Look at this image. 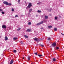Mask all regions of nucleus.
Returning a JSON list of instances; mask_svg holds the SVG:
<instances>
[{"label": "nucleus", "instance_id": "42", "mask_svg": "<svg viewBox=\"0 0 64 64\" xmlns=\"http://www.w3.org/2000/svg\"><path fill=\"white\" fill-rule=\"evenodd\" d=\"M61 34L62 35H63V34L62 33H61Z\"/></svg>", "mask_w": 64, "mask_h": 64}, {"label": "nucleus", "instance_id": "14", "mask_svg": "<svg viewBox=\"0 0 64 64\" xmlns=\"http://www.w3.org/2000/svg\"><path fill=\"white\" fill-rule=\"evenodd\" d=\"M13 39L14 40H16V39H18V38H14Z\"/></svg>", "mask_w": 64, "mask_h": 64}, {"label": "nucleus", "instance_id": "15", "mask_svg": "<svg viewBox=\"0 0 64 64\" xmlns=\"http://www.w3.org/2000/svg\"><path fill=\"white\" fill-rule=\"evenodd\" d=\"M12 5V4L10 3H8V4L7 5H9L10 6H11Z\"/></svg>", "mask_w": 64, "mask_h": 64}, {"label": "nucleus", "instance_id": "45", "mask_svg": "<svg viewBox=\"0 0 64 64\" xmlns=\"http://www.w3.org/2000/svg\"><path fill=\"white\" fill-rule=\"evenodd\" d=\"M1 38V36H0V38Z\"/></svg>", "mask_w": 64, "mask_h": 64}, {"label": "nucleus", "instance_id": "30", "mask_svg": "<svg viewBox=\"0 0 64 64\" xmlns=\"http://www.w3.org/2000/svg\"><path fill=\"white\" fill-rule=\"evenodd\" d=\"M2 14H5V12H2Z\"/></svg>", "mask_w": 64, "mask_h": 64}, {"label": "nucleus", "instance_id": "24", "mask_svg": "<svg viewBox=\"0 0 64 64\" xmlns=\"http://www.w3.org/2000/svg\"><path fill=\"white\" fill-rule=\"evenodd\" d=\"M57 18H58V17H57V16H55L54 18V19H55V20L57 19Z\"/></svg>", "mask_w": 64, "mask_h": 64}, {"label": "nucleus", "instance_id": "37", "mask_svg": "<svg viewBox=\"0 0 64 64\" xmlns=\"http://www.w3.org/2000/svg\"><path fill=\"white\" fill-rule=\"evenodd\" d=\"M46 10H48V8H46Z\"/></svg>", "mask_w": 64, "mask_h": 64}, {"label": "nucleus", "instance_id": "41", "mask_svg": "<svg viewBox=\"0 0 64 64\" xmlns=\"http://www.w3.org/2000/svg\"><path fill=\"white\" fill-rule=\"evenodd\" d=\"M28 7H26V8L27 9H28Z\"/></svg>", "mask_w": 64, "mask_h": 64}, {"label": "nucleus", "instance_id": "29", "mask_svg": "<svg viewBox=\"0 0 64 64\" xmlns=\"http://www.w3.org/2000/svg\"><path fill=\"white\" fill-rule=\"evenodd\" d=\"M37 53H38L37 52H36V53L35 52L34 53V54H35V55H38V54H37Z\"/></svg>", "mask_w": 64, "mask_h": 64}, {"label": "nucleus", "instance_id": "26", "mask_svg": "<svg viewBox=\"0 0 64 64\" xmlns=\"http://www.w3.org/2000/svg\"><path fill=\"white\" fill-rule=\"evenodd\" d=\"M27 31H28V32H30V29H28L27 30Z\"/></svg>", "mask_w": 64, "mask_h": 64}, {"label": "nucleus", "instance_id": "8", "mask_svg": "<svg viewBox=\"0 0 64 64\" xmlns=\"http://www.w3.org/2000/svg\"><path fill=\"white\" fill-rule=\"evenodd\" d=\"M4 39L5 40H8V38H7V37L6 36H5Z\"/></svg>", "mask_w": 64, "mask_h": 64}, {"label": "nucleus", "instance_id": "11", "mask_svg": "<svg viewBox=\"0 0 64 64\" xmlns=\"http://www.w3.org/2000/svg\"><path fill=\"white\" fill-rule=\"evenodd\" d=\"M28 61H29L30 60V58L29 56L28 57Z\"/></svg>", "mask_w": 64, "mask_h": 64}, {"label": "nucleus", "instance_id": "12", "mask_svg": "<svg viewBox=\"0 0 64 64\" xmlns=\"http://www.w3.org/2000/svg\"><path fill=\"white\" fill-rule=\"evenodd\" d=\"M53 62H55L56 61V59L55 58H54L53 59Z\"/></svg>", "mask_w": 64, "mask_h": 64}, {"label": "nucleus", "instance_id": "39", "mask_svg": "<svg viewBox=\"0 0 64 64\" xmlns=\"http://www.w3.org/2000/svg\"><path fill=\"white\" fill-rule=\"evenodd\" d=\"M22 59H24V57H23L22 58Z\"/></svg>", "mask_w": 64, "mask_h": 64}, {"label": "nucleus", "instance_id": "25", "mask_svg": "<svg viewBox=\"0 0 64 64\" xmlns=\"http://www.w3.org/2000/svg\"><path fill=\"white\" fill-rule=\"evenodd\" d=\"M56 49L57 50H58V49H59V48L58 47H56Z\"/></svg>", "mask_w": 64, "mask_h": 64}, {"label": "nucleus", "instance_id": "31", "mask_svg": "<svg viewBox=\"0 0 64 64\" xmlns=\"http://www.w3.org/2000/svg\"><path fill=\"white\" fill-rule=\"evenodd\" d=\"M40 4H41V2H39L37 4V5H39V4L40 5Z\"/></svg>", "mask_w": 64, "mask_h": 64}, {"label": "nucleus", "instance_id": "34", "mask_svg": "<svg viewBox=\"0 0 64 64\" xmlns=\"http://www.w3.org/2000/svg\"><path fill=\"white\" fill-rule=\"evenodd\" d=\"M3 10H2V9H0V12H1V11H2Z\"/></svg>", "mask_w": 64, "mask_h": 64}, {"label": "nucleus", "instance_id": "1", "mask_svg": "<svg viewBox=\"0 0 64 64\" xmlns=\"http://www.w3.org/2000/svg\"><path fill=\"white\" fill-rule=\"evenodd\" d=\"M29 3V4L27 6V7L28 8H31V6H32V3Z\"/></svg>", "mask_w": 64, "mask_h": 64}, {"label": "nucleus", "instance_id": "40", "mask_svg": "<svg viewBox=\"0 0 64 64\" xmlns=\"http://www.w3.org/2000/svg\"><path fill=\"white\" fill-rule=\"evenodd\" d=\"M36 17H38V15H36Z\"/></svg>", "mask_w": 64, "mask_h": 64}, {"label": "nucleus", "instance_id": "46", "mask_svg": "<svg viewBox=\"0 0 64 64\" xmlns=\"http://www.w3.org/2000/svg\"><path fill=\"white\" fill-rule=\"evenodd\" d=\"M2 0V1H4V0Z\"/></svg>", "mask_w": 64, "mask_h": 64}, {"label": "nucleus", "instance_id": "6", "mask_svg": "<svg viewBox=\"0 0 64 64\" xmlns=\"http://www.w3.org/2000/svg\"><path fill=\"white\" fill-rule=\"evenodd\" d=\"M33 39L35 41H36L37 42V41H38V38H34Z\"/></svg>", "mask_w": 64, "mask_h": 64}, {"label": "nucleus", "instance_id": "47", "mask_svg": "<svg viewBox=\"0 0 64 64\" xmlns=\"http://www.w3.org/2000/svg\"><path fill=\"white\" fill-rule=\"evenodd\" d=\"M25 2V3H26V2Z\"/></svg>", "mask_w": 64, "mask_h": 64}, {"label": "nucleus", "instance_id": "32", "mask_svg": "<svg viewBox=\"0 0 64 64\" xmlns=\"http://www.w3.org/2000/svg\"><path fill=\"white\" fill-rule=\"evenodd\" d=\"M12 12H13V11H14V10L13 9V8H12Z\"/></svg>", "mask_w": 64, "mask_h": 64}, {"label": "nucleus", "instance_id": "49", "mask_svg": "<svg viewBox=\"0 0 64 64\" xmlns=\"http://www.w3.org/2000/svg\"><path fill=\"white\" fill-rule=\"evenodd\" d=\"M33 63H32V64Z\"/></svg>", "mask_w": 64, "mask_h": 64}, {"label": "nucleus", "instance_id": "27", "mask_svg": "<svg viewBox=\"0 0 64 64\" xmlns=\"http://www.w3.org/2000/svg\"><path fill=\"white\" fill-rule=\"evenodd\" d=\"M40 46H41V47H44V45L42 44H40Z\"/></svg>", "mask_w": 64, "mask_h": 64}, {"label": "nucleus", "instance_id": "13", "mask_svg": "<svg viewBox=\"0 0 64 64\" xmlns=\"http://www.w3.org/2000/svg\"><path fill=\"white\" fill-rule=\"evenodd\" d=\"M48 10L49 12H51V9H48Z\"/></svg>", "mask_w": 64, "mask_h": 64}, {"label": "nucleus", "instance_id": "23", "mask_svg": "<svg viewBox=\"0 0 64 64\" xmlns=\"http://www.w3.org/2000/svg\"><path fill=\"white\" fill-rule=\"evenodd\" d=\"M48 40H51V38H48Z\"/></svg>", "mask_w": 64, "mask_h": 64}, {"label": "nucleus", "instance_id": "22", "mask_svg": "<svg viewBox=\"0 0 64 64\" xmlns=\"http://www.w3.org/2000/svg\"><path fill=\"white\" fill-rule=\"evenodd\" d=\"M38 13H40V12H41V10H38Z\"/></svg>", "mask_w": 64, "mask_h": 64}, {"label": "nucleus", "instance_id": "9", "mask_svg": "<svg viewBox=\"0 0 64 64\" xmlns=\"http://www.w3.org/2000/svg\"><path fill=\"white\" fill-rule=\"evenodd\" d=\"M54 31H57V29L56 28H54Z\"/></svg>", "mask_w": 64, "mask_h": 64}, {"label": "nucleus", "instance_id": "19", "mask_svg": "<svg viewBox=\"0 0 64 64\" xmlns=\"http://www.w3.org/2000/svg\"><path fill=\"white\" fill-rule=\"evenodd\" d=\"M45 19H48V16H45Z\"/></svg>", "mask_w": 64, "mask_h": 64}, {"label": "nucleus", "instance_id": "5", "mask_svg": "<svg viewBox=\"0 0 64 64\" xmlns=\"http://www.w3.org/2000/svg\"><path fill=\"white\" fill-rule=\"evenodd\" d=\"M2 28H4V29H6V26L5 25H3L2 26Z\"/></svg>", "mask_w": 64, "mask_h": 64}, {"label": "nucleus", "instance_id": "44", "mask_svg": "<svg viewBox=\"0 0 64 64\" xmlns=\"http://www.w3.org/2000/svg\"><path fill=\"white\" fill-rule=\"evenodd\" d=\"M63 35H64V34H62Z\"/></svg>", "mask_w": 64, "mask_h": 64}, {"label": "nucleus", "instance_id": "48", "mask_svg": "<svg viewBox=\"0 0 64 64\" xmlns=\"http://www.w3.org/2000/svg\"><path fill=\"white\" fill-rule=\"evenodd\" d=\"M42 17H43V16H42Z\"/></svg>", "mask_w": 64, "mask_h": 64}, {"label": "nucleus", "instance_id": "20", "mask_svg": "<svg viewBox=\"0 0 64 64\" xmlns=\"http://www.w3.org/2000/svg\"><path fill=\"white\" fill-rule=\"evenodd\" d=\"M48 27L49 28H51L52 27V26H48Z\"/></svg>", "mask_w": 64, "mask_h": 64}, {"label": "nucleus", "instance_id": "33", "mask_svg": "<svg viewBox=\"0 0 64 64\" xmlns=\"http://www.w3.org/2000/svg\"><path fill=\"white\" fill-rule=\"evenodd\" d=\"M18 17V15H16L15 16V17L16 18L17 17Z\"/></svg>", "mask_w": 64, "mask_h": 64}, {"label": "nucleus", "instance_id": "36", "mask_svg": "<svg viewBox=\"0 0 64 64\" xmlns=\"http://www.w3.org/2000/svg\"><path fill=\"white\" fill-rule=\"evenodd\" d=\"M20 43H21V44H23V42L22 41H21Z\"/></svg>", "mask_w": 64, "mask_h": 64}, {"label": "nucleus", "instance_id": "28", "mask_svg": "<svg viewBox=\"0 0 64 64\" xmlns=\"http://www.w3.org/2000/svg\"><path fill=\"white\" fill-rule=\"evenodd\" d=\"M20 29H21V28H18V29L17 30V31H19V30H20Z\"/></svg>", "mask_w": 64, "mask_h": 64}, {"label": "nucleus", "instance_id": "3", "mask_svg": "<svg viewBox=\"0 0 64 64\" xmlns=\"http://www.w3.org/2000/svg\"><path fill=\"white\" fill-rule=\"evenodd\" d=\"M43 21H42L41 22H40L36 24V25H40L41 24H43Z\"/></svg>", "mask_w": 64, "mask_h": 64}, {"label": "nucleus", "instance_id": "38", "mask_svg": "<svg viewBox=\"0 0 64 64\" xmlns=\"http://www.w3.org/2000/svg\"><path fill=\"white\" fill-rule=\"evenodd\" d=\"M50 14V16H52V14Z\"/></svg>", "mask_w": 64, "mask_h": 64}, {"label": "nucleus", "instance_id": "16", "mask_svg": "<svg viewBox=\"0 0 64 64\" xmlns=\"http://www.w3.org/2000/svg\"><path fill=\"white\" fill-rule=\"evenodd\" d=\"M13 52H14V53H16L17 52V50H13Z\"/></svg>", "mask_w": 64, "mask_h": 64}, {"label": "nucleus", "instance_id": "4", "mask_svg": "<svg viewBox=\"0 0 64 64\" xmlns=\"http://www.w3.org/2000/svg\"><path fill=\"white\" fill-rule=\"evenodd\" d=\"M52 47H55L56 46V43H54L52 44Z\"/></svg>", "mask_w": 64, "mask_h": 64}, {"label": "nucleus", "instance_id": "10", "mask_svg": "<svg viewBox=\"0 0 64 64\" xmlns=\"http://www.w3.org/2000/svg\"><path fill=\"white\" fill-rule=\"evenodd\" d=\"M31 24V22H30L28 23V25H30Z\"/></svg>", "mask_w": 64, "mask_h": 64}, {"label": "nucleus", "instance_id": "35", "mask_svg": "<svg viewBox=\"0 0 64 64\" xmlns=\"http://www.w3.org/2000/svg\"><path fill=\"white\" fill-rule=\"evenodd\" d=\"M28 12V15H30V12Z\"/></svg>", "mask_w": 64, "mask_h": 64}, {"label": "nucleus", "instance_id": "43", "mask_svg": "<svg viewBox=\"0 0 64 64\" xmlns=\"http://www.w3.org/2000/svg\"><path fill=\"white\" fill-rule=\"evenodd\" d=\"M20 0H18V2H20Z\"/></svg>", "mask_w": 64, "mask_h": 64}, {"label": "nucleus", "instance_id": "18", "mask_svg": "<svg viewBox=\"0 0 64 64\" xmlns=\"http://www.w3.org/2000/svg\"><path fill=\"white\" fill-rule=\"evenodd\" d=\"M24 37L25 38H28V36H26V35L24 36Z\"/></svg>", "mask_w": 64, "mask_h": 64}, {"label": "nucleus", "instance_id": "2", "mask_svg": "<svg viewBox=\"0 0 64 64\" xmlns=\"http://www.w3.org/2000/svg\"><path fill=\"white\" fill-rule=\"evenodd\" d=\"M3 3L4 4H6V5H8V2H7L6 1H4L3 2Z\"/></svg>", "mask_w": 64, "mask_h": 64}, {"label": "nucleus", "instance_id": "7", "mask_svg": "<svg viewBox=\"0 0 64 64\" xmlns=\"http://www.w3.org/2000/svg\"><path fill=\"white\" fill-rule=\"evenodd\" d=\"M41 40H42V39L41 38H39V39H38V41H37V42H39V41H40Z\"/></svg>", "mask_w": 64, "mask_h": 64}, {"label": "nucleus", "instance_id": "21", "mask_svg": "<svg viewBox=\"0 0 64 64\" xmlns=\"http://www.w3.org/2000/svg\"><path fill=\"white\" fill-rule=\"evenodd\" d=\"M38 56H39V57H41L43 56L42 55H41V54H38Z\"/></svg>", "mask_w": 64, "mask_h": 64}, {"label": "nucleus", "instance_id": "17", "mask_svg": "<svg viewBox=\"0 0 64 64\" xmlns=\"http://www.w3.org/2000/svg\"><path fill=\"white\" fill-rule=\"evenodd\" d=\"M32 11V9H30L29 10V12H31Z\"/></svg>", "mask_w": 64, "mask_h": 64}]
</instances>
